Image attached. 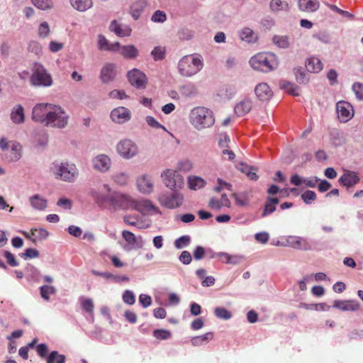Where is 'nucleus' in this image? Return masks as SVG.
I'll list each match as a JSON object with an SVG mask.
<instances>
[{
  "mask_svg": "<svg viewBox=\"0 0 363 363\" xmlns=\"http://www.w3.org/2000/svg\"><path fill=\"white\" fill-rule=\"evenodd\" d=\"M190 123L198 130L211 127L215 123L213 111L203 106L194 108L189 114Z\"/></svg>",
  "mask_w": 363,
  "mask_h": 363,
  "instance_id": "nucleus-1",
  "label": "nucleus"
},
{
  "mask_svg": "<svg viewBox=\"0 0 363 363\" xmlns=\"http://www.w3.org/2000/svg\"><path fill=\"white\" fill-rule=\"evenodd\" d=\"M250 65L255 70L269 72L274 70L278 67L277 56L271 52H259L252 56Z\"/></svg>",
  "mask_w": 363,
  "mask_h": 363,
  "instance_id": "nucleus-2",
  "label": "nucleus"
},
{
  "mask_svg": "<svg viewBox=\"0 0 363 363\" xmlns=\"http://www.w3.org/2000/svg\"><path fill=\"white\" fill-rule=\"evenodd\" d=\"M203 66V58L199 55L183 57L178 62V69L183 77H189L197 74Z\"/></svg>",
  "mask_w": 363,
  "mask_h": 363,
  "instance_id": "nucleus-3",
  "label": "nucleus"
},
{
  "mask_svg": "<svg viewBox=\"0 0 363 363\" xmlns=\"http://www.w3.org/2000/svg\"><path fill=\"white\" fill-rule=\"evenodd\" d=\"M50 171L56 179L67 182H74L79 174L75 164L67 162H53Z\"/></svg>",
  "mask_w": 363,
  "mask_h": 363,
  "instance_id": "nucleus-4",
  "label": "nucleus"
},
{
  "mask_svg": "<svg viewBox=\"0 0 363 363\" xmlns=\"http://www.w3.org/2000/svg\"><path fill=\"white\" fill-rule=\"evenodd\" d=\"M67 121L68 116L65 111L60 106L53 105L51 112L48 113L45 125L47 126L62 128L67 125Z\"/></svg>",
  "mask_w": 363,
  "mask_h": 363,
  "instance_id": "nucleus-5",
  "label": "nucleus"
},
{
  "mask_svg": "<svg viewBox=\"0 0 363 363\" xmlns=\"http://www.w3.org/2000/svg\"><path fill=\"white\" fill-rule=\"evenodd\" d=\"M161 177L165 186L173 191L180 189L184 186V177L175 170L165 169Z\"/></svg>",
  "mask_w": 363,
  "mask_h": 363,
  "instance_id": "nucleus-6",
  "label": "nucleus"
},
{
  "mask_svg": "<svg viewBox=\"0 0 363 363\" xmlns=\"http://www.w3.org/2000/svg\"><path fill=\"white\" fill-rule=\"evenodd\" d=\"M158 201L160 204L169 209L179 208L184 202V196L177 191L172 193H164L159 196Z\"/></svg>",
  "mask_w": 363,
  "mask_h": 363,
  "instance_id": "nucleus-7",
  "label": "nucleus"
},
{
  "mask_svg": "<svg viewBox=\"0 0 363 363\" xmlns=\"http://www.w3.org/2000/svg\"><path fill=\"white\" fill-rule=\"evenodd\" d=\"M90 194L99 205L108 206L114 191H111L108 184H104L99 185L96 189H91Z\"/></svg>",
  "mask_w": 363,
  "mask_h": 363,
  "instance_id": "nucleus-8",
  "label": "nucleus"
},
{
  "mask_svg": "<svg viewBox=\"0 0 363 363\" xmlns=\"http://www.w3.org/2000/svg\"><path fill=\"white\" fill-rule=\"evenodd\" d=\"M31 84L34 86H49L52 84L51 76L40 65H35L34 71L30 77Z\"/></svg>",
  "mask_w": 363,
  "mask_h": 363,
  "instance_id": "nucleus-9",
  "label": "nucleus"
},
{
  "mask_svg": "<svg viewBox=\"0 0 363 363\" xmlns=\"http://www.w3.org/2000/svg\"><path fill=\"white\" fill-rule=\"evenodd\" d=\"M116 150L118 153L125 159H130L138 152L137 145L129 139L121 140L116 146Z\"/></svg>",
  "mask_w": 363,
  "mask_h": 363,
  "instance_id": "nucleus-10",
  "label": "nucleus"
},
{
  "mask_svg": "<svg viewBox=\"0 0 363 363\" xmlns=\"http://www.w3.org/2000/svg\"><path fill=\"white\" fill-rule=\"evenodd\" d=\"M132 204L133 199L129 196L114 191L108 206L114 209H127L131 208Z\"/></svg>",
  "mask_w": 363,
  "mask_h": 363,
  "instance_id": "nucleus-11",
  "label": "nucleus"
},
{
  "mask_svg": "<svg viewBox=\"0 0 363 363\" xmlns=\"http://www.w3.org/2000/svg\"><path fill=\"white\" fill-rule=\"evenodd\" d=\"M52 104H39L33 108L32 118L36 121L46 123L48 113L52 111Z\"/></svg>",
  "mask_w": 363,
  "mask_h": 363,
  "instance_id": "nucleus-12",
  "label": "nucleus"
},
{
  "mask_svg": "<svg viewBox=\"0 0 363 363\" xmlns=\"http://www.w3.org/2000/svg\"><path fill=\"white\" fill-rule=\"evenodd\" d=\"M337 117L340 122L346 123L354 116L352 106L346 101H338L336 105Z\"/></svg>",
  "mask_w": 363,
  "mask_h": 363,
  "instance_id": "nucleus-13",
  "label": "nucleus"
},
{
  "mask_svg": "<svg viewBox=\"0 0 363 363\" xmlns=\"http://www.w3.org/2000/svg\"><path fill=\"white\" fill-rule=\"evenodd\" d=\"M128 82L138 89H144L147 84V77L144 73L138 69H133L128 72Z\"/></svg>",
  "mask_w": 363,
  "mask_h": 363,
  "instance_id": "nucleus-14",
  "label": "nucleus"
},
{
  "mask_svg": "<svg viewBox=\"0 0 363 363\" xmlns=\"http://www.w3.org/2000/svg\"><path fill=\"white\" fill-rule=\"evenodd\" d=\"M130 111L123 106L114 108L111 112V118L117 123H123L130 119Z\"/></svg>",
  "mask_w": 363,
  "mask_h": 363,
  "instance_id": "nucleus-15",
  "label": "nucleus"
},
{
  "mask_svg": "<svg viewBox=\"0 0 363 363\" xmlns=\"http://www.w3.org/2000/svg\"><path fill=\"white\" fill-rule=\"evenodd\" d=\"M286 245L296 250H311V245L309 242L306 239L298 236H289L286 239Z\"/></svg>",
  "mask_w": 363,
  "mask_h": 363,
  "instance_id": "nucleus-16",
  "label": "nucleus"
},
{
  "mask_svg": "<svg viewBox=\"0 0 363 363\" xmlns=\"http://www.w3.org/2000/svg\"><path fill=\"white\" fill-rule=\"evenodd\" d=\"M255 93L258 99L263 101L269 100L273 96V91L265 82L258 84L255 88Z\"/></svg>",
  "mask_w": 363,
  "mask_h": 363,
  "instance_id": "nucleus-17",
  "label": "nucleus"
},
{
  "mask_svg": "<svg viewBox=\"0 0 363 363\" xmlns=\"http://www.w3.org/2000/svg\"><path fill=\"white\" fill-rule=\"evenodd\" d=\"M111 165V159L106 155H99L93 160L94 168L101 172L108 171Z\"/></svg>",
  "mask_w": 363,
  "mask_h": 363,
  "instance_id": "nucleus-18",
  "label": "nucleus"
},
{
  "mask_svg": "<svg viewBox=\"0 0 363 363\" xmlns=\"http://www.w3.org/2000/svg\"><path fill=\"white\" fill-rule=\"evenodd\" d=\"M116 74V65L113 63H107L102 67L100 77L103 83H108L115 79Z\"/></svg>",
  "mask_w": 363,
  "mask_h": 363,
  "instance_id": "nucleus-19",
  "label": "nucleus"
},
{
  "mask_svg": "<svg viewBox=\"0 0 363 363\" xmlns=\"http://www.w3.org/2000/svg\"><path fill=\"white\" fill-rule=\"evenodd\" d=\"M333 307L339 308L343 311H355L359 310V303L354 300H337L333 303Z\"/></svg>",
  "mask_w": 363,
  "mask_h": 363,
  "instance_id": "nucleus-20",
  "label": "nucleus"
},
{
  "mask_svg": "<svg viewBox=\"0 0 363 363\" xmlns=\"http://www.w3.org/2000/svg\"><path fill=\"white\" fill-rule=\"evenodd\" d=\"M298 9L303 12L313 13L320 7L318 0H298Z\"/></svg>",
  "mask_w": 363,
  "mask_h": 363,
  "instance_id": "nucleus-21",
  "label": "nucleus"
},
{
  "mask_svg": "<svg viewBox=\"0 0 363 363\" xmlns=\"http://www.w3.org/2000/svg\"><path fill=\"white\" fill-rule=\"evenodd\" d=\"M131 208H133L143 214L147 213L151 211L155 210L156 208L149 200L136 201L133 199Z\"/></svg>",
  "mask_w": 363,
  "mask_h": 363,
  "instance_id": "nucleus-22",
  "label": "nucleus"
},
{
  "mask_svg": "<svg viewBox=\"0 0 363 363\" xmlns=\"http://www.w3.org/2000/svg\"><path fill=\"white\" fill-rule=\"evenodd\" d=\"M208 206L211 209L219 210L223 207H230V201L225 194H222L220 199L212 198L208 202Z\"/></svg>",
  "mask_w": 363,
  "mask_h": 363,
  "instance_id": "nucleus-23",
  "label": "nucleus"
},
{
  "mask_svg": "<svg viewBox=\"0 0 363 363\" xmlns=\"http://www.w3.org/2000/svg\"><path fill=\"white\" fill-rule=\"evenodd\" d=\"M138 189L145 194H150L153 191V182L149 176H142L137 180Z\"/></svg>",
  "mask_w": 363,
  "mask_h": 363,
  "instance_id": "nucleus-24",
  "label": "nucleus"
},
{
  "mask_svg": "<svg viewBox=\"0 0 363 363\" xmlns=\"http://www.w3.org/2000/svg\"><path fill=\"white\" fill-rule=\"evenodd\" d=\"M359 182V177L354 172H347L339 179V182L345 186H352Z\"/></svg>",
  "mask_w": 363,
  "mask_h": 363,
  "instance_id": "nucleus-25",
  "label": "nucleus"
},
{
  "mask_svg": "<svg viewBox=\"0 0 363 363\" xmlns=\"http://www.w3.org/2000/svg\"><path fill=\"white\" fill-rule=\"evenodd\" d=\"M252 107V102L250 99H243L235 106V113L238 116L247 114Z\"/></svg>",
  "mask_w": 363,
  "mask_h": 363,
  "instance_id": "nucleus-26",
  "label": "nucleus"
},
{
  "mask_svg": "<svg viewBox=\"0 0 363 363\" xmlns=\"http://www.w3.org/2000/svg\"><path fill=\"white\" fill-rule=\"evenodd\" d=\"M7 159L10 162H16L21 157L22 146L16 142L11 143Z\"/></svg>",
  "mask_w": 363,
  "mask_h": 363,
  "instance_id": "nucleus-27",
  "label": "nucleus"
},
{
  "mask_svg": "<svg viewBox=\"0 0 363 363\" xmlns=\"http://www.w3.org/2000/svg\"><path fill=\"white\" fill-rule=\"evenodd\" d=\"M306 67L310 72L318 73L322 70L323 64L318 58L313 57L306 60Z\"/></svg>",
  "mask_w": 363,
  "mask_h": 363,
  "instance_id": "nucleus-28",
  "label": "nucleus"
},
{
  "mask_svg": "<svg viewBox=\"0 0 363 363\" xmlns=\"http://www.w3.org/2000/svg\"><path fill=\"white\" fill-rule=\"evenodd\" d=\"M98 46L99 49L101 50L116 51L119 48L120 44L119 43L110 44L104 36L99 35L98 40Z\"/></svg>",
  "mask_w": 363,
  "mask_h": 363,
  "instance_id": "nucleus-29",
  "label": "nucleus"
},
{
  "mask_svg": "<svg viewBox=\"0 0 363 363\" xmlns=\"http://www.w3.org/2000/svg\"><path fill=\"white\" fill-rule=\"evenodd\" d=\"M147 3L145 0H138L130 6V13L135 19H138L144 11Z\"/></svg>",
  "mask_w": 363,
  "mask_h": 363,
  "instance_id": "nucleus-30",
  "label": "nucleus"
},
{
  "mask_svg": "<svg viewBox=\"0 0 363 363\" xmlns=\"http://www.w3.org/2000/svg\"><path fill=\"white\" fill-rule=\"evenodd\" d=\"M279 203L278 198L268 197L264 204L262 217L272 213L276 210L277 205Z\"/></svg>",
  "mask_w": 363,
  "mask_h": 363,
  "instance_id": "nucleus-31",
  "label": "nucleus"
},
{
  "mask_svg": "<svg viewBox=\"0 0 363 363\" xmlns=\"http://www.w3.org/2000/svg\"><path fill=\"white\" fill-rule=\"evenodd\" d=\"M110 29L120 37L129 36L131 33V29L126 26L124 28L121 26L113 21L110 25Z\"/></svg>",
  "mask_w": 363,
  "mask_h": 363,
  "instance_id": "nucleus-32",
  "label": "nucleus"
},
{
  "mask_svg": "<svg viewBox=\"0 0 363 363\" xmlns=\"http://www.w3.org/2000/svg\"><path fill=\"white\" fill-rule=\"evenodd\" d=\"M11 118L15 123H21L24 121V110L22 106L17 105L11 111Z\"/></svg>",
  "mask_w": 363,
  "mask_h": 363,
  "instance_id": "nucleus-33",
  "label": "nucleus"
},
{
  "mask_svg": "<svg viewBox=\"0 0 363 363\" xmlns=\"http://www.w3.org/2000/svg\"><path fill=\"white\" fill-rule=\"evenodd\" d=\"M30 202L32 207L37 210H44L47 207V200L38 194L31 196Z\"/></svg>",
  "mask_w": 363,
  "mask_h": 363,
  "instance_id": "nucleus-34",
  "label": "nucleus"
},
{
  "mask_svg": "<svg viewBox=\"0 0 363 363\" xmlns=\"http://www.w3.org/2000/svg\"><path fill=\"white\" fill-rule=\"evenodd\" d=\"M121 54L128 59H134L138 55V50L134 45H125L121 48Z\"/></svg>",
  "mask_w": 363,
  "mask_h": 363,
  "instance_id": "nucleus-35",
  "label": "nucleus"
},
{
  "mask_svg": "<svg viewBox=\"0 0 363 363\" xmlns=\"http://www.w3.org/2000/svg\"><path fill=\"white\" fill-rule=\"evenodd\" d=\"M232 196L238 206H246L249 203V195L247 192L233 193Z\"/></svg>",
  "mask_w": 363,
  "mask_h": 363,
  "instance_id": "nucleus-36",
  "label": "nucleus"
},
{
  "mask_svg": "<svg viewBox=\"0 0 363 363\" xmlns=\"http://www.w3.org/2000/svg\"><path fill=\"white\" fill-rule=\"evenodd\" d=\"M72 6L79 11H84L92 6L91 0H70Z\"/></svg>",
  "mask_w": 363,
  "mask_h": 363,
  "instance_id": "nucleus-37",
  "label": "nucleus"
},
{
  "mask_svg": "<svg viewBox=\"0 0 363 363\" xmlns=\"http://www.w3.org/2000/svg\"><path fill=\"white\" fill-rule=\"evenodd\" d=\"M269 8L273 12H279L280 11H288L289 9V4L281 0H271Z\"/></svg>",
  "mask_w": 363,
  "mask_h": 363,
  "instance_id": "nucleus-38",
  "label": "nucleus"
},
{
  "mask_svg": "<svg viewBox=\"0 0 363 363\" xmlns=\"http://www.w3.org/2000/svg\"><path fill=\"white\" fill-rule=\"evenodd\" d=\"M188 183L189 188L193 190L201 189L206 185V182L199 177H189Z\"/></svg>",
  "mask_w": 363,
  "mask_h": 363,
  "instance_id": "nucleus-39",
  "label": "nucleus"
},
{
  "mask_svg": "<svg viewBox=\"0 0 363 363\" xmlns=\"http://www.w3.org/2000/svg\"><path fill=\"white\" fill-rule=\"evenodd\" d=\"M40 293L41 297L48 301L50 300V296L56 293V289L52 286L43 285L40 288Z\"/></svg>",
  "mask_w": 363,
  "mask_h": 363,
  "instance_id": "nucleus-40",
  "label": "nucleus"
},
{
  "mask_svg": "<svg viewBox=\"0 0 363 363\" xmlns=\"http://www.w3.org/2000/svg\"><path fill=\"white\" fill-rule=\"evenodd\" d=\"M65 356L60 354L57 351H52L47 357V363H65Z\"/></svg>",
  "mask_w": 363,
  "mask_h": 363,
  "instance_id": "nucleus-41",
  "label": "nucleus"
},
{
  "mask_svg": "<svg viewBox=\"0 0 363 363\" xmlns=\"http://www.w3.org/2000/svg\"><path fill=\"white\" fill-rule=\"evenodd\" d=\"M272 41L280 48H287L290 45L289 38L286 35H275L273 37Z\"/></svg>",
  "mask_w": 363,
  "mask_h": 363,
  "instance_id": "nucleus-42",
  "label": "nucleus"
},
{
  "mask_svg": "<svg viewBox=\"0 0 363 363\" xmlns=\"http://www.w3.org/2000/svg\"><path fill=\"white\" fill-rule=\"evenodd\" d=\"M153 336L158 340H168L172 337V333L166 329H156L152 333Z\"/></svg>",
  "mask_w": 363,
  "mask_h": 363,
  "instance_id": "nucleus-43",
  "label": "nucleus"
},
{
  "mask_svg": "<svg viewBox=\"0 0 363 363\" xmlns=\"http://www.w3.org/2000/svg\"><path fill=\"white\" fill-rule=\"evenodd\" d=\"M33 4L41 10H48L52 8L53 2L52 0H31Z\"/></svg>",
  "mask_w": 363,
  "mask_h": 363,
  "instance_id": "nucleus-44",
  "label": "nucleus"
},
{
  "mask_svg": "<svg viewBox=\"0 0 363 363\" xmlns=\"http://www.w3.org/2000/svg\"><path fill=\"white\" fill-rule=\"evenodd\" d=\"M166 49L164 47L157 46L151 52V55L155 61L162 60L164 58Z\"/></svg>",
  "mask_w": 363,
  "mask_h": 363,
  "instance_id": "nucleus-45",
  "label": "nucleus"
},
{
  "mask_svg": "<svg viewBox=\"0 0 363 363\" xmlns=\"http://www.w3.org/2000/svg\"><path fill=\"white\" fill-rule=\"evenodd\" d=\"M214 313L220 319L229 320L232 317V313L226 308L217 307L215 308Z\"/></svg>",
  "mask_w": 363,
  "mask_h": 363,
  "instance_id": "nucleus-46",
  "label": "nucleus"
},
{
  "mask_svg": "<svg viewBox=\"0 0 363 363\" xmlns=\"http://www.w3.org/2000/svg\"><path fill=\"white\" fill-rule=\"evenodd\" d=\"M190 241L191 238L189 235H183L174 241V246L177 249H182L188 246Z\"/></svg>",
  "mask_w": 363,
  "mask_h": 363,
  "instance_id": "nucleus-47",
  "label": "nucleus"
},
{
  "mask_svg": "<svg viewBox=\"0 0 363 363\" xmlns=\"http://www.w3.org/2000/svg\"><path fill=\"white\" fill-rule=\"evenodd\" d=\"M50 30L49 25L47 22H43L40 24L38 30V37L40 38H45L50 34Z\"/></svg>",
  "mask_w": 363,
  "mask_h": 363,
  "instance_id": "nucleus-48",
  "label": "nucleus"
},
{
  "mask_svg": "<svg viewBox=\"0 0 363 363\" xmlns=\"http://www.w3.org/2000/svg\"><path fill=\"white\" fill-rule=\"evenodd\" d=\"M240 38L242 40L250 43L254 40V33L252 30L249 28H243L240 32Z\"/></svg>",
  "mask_w": 363,
  "mask_h": 363,
  "instance_id": "nucleus-49",
  "label": "nucleus"
},
{
  "mask_svg": "<svg viewBox=\"0 0 363 363\" xmlns=\"http://www.w3.org/2000/svg\"><path fill=\"white\" fill-rule=\"evenodd\" d=\"M123 301L128 305H133L135 302V297L133 291L125 290L123 294Z\"/></svg>",
  "mask_w": 363,
  "mask_h": 363,
  "instance_id": "nucleus-50",
  "label": "nucleus"
},
{
  "mask_svg": "<svg viewBox=\"0 0 363 363\" xmlns=\"http://www.w3.org/2000/svg\"><path fill=\"white\" fill-rule=\"evenodd\" d=\"M122 236L124 240L130 245H134L137 242L136 236L130 231L123 230L122 232Z\"/></svg>",
  "mask_w": 363,
  "mask_h": 363,
  "instance_id": "nucleus-51",
  "label": "nucleus"
},
{
  "mask_svg": "<svg viewBox=\"0 0 363 363\" xmlns=\"http://www.w3.org/2000/svg\"><path fill=\"white\" fill-rule=\"evenodd\" d=\"M301 198L306 203H311L316 199V194L313 191L307 190L302 194Z\"/></svg>",
  "mask_w": 363,
  "mask_h": 363,
  "instance_id": "nucleus-52",
  "label": "nucleus"
},
{
  "mask_svg": "<svg viewBox=\"0 0 363 363\" xmlns=\"http://www.w3.org/2000/svg\"><path fill=\"white\" fill-rule=\"evenodd\" d=\"M82 309L89 313H92L94 311V303L91 298H85L82 303Z\"/></svg>",
  "mask_w": 363,
  "mask_h": 363,
  "instance_id": "nucleus-53",
  "label": "nucleus"
},
{
  "mask_svg": "<svg viewBox=\"0 0 363 363\" xmlns=\"http://www.w3.org/2000/svg\"><path fill=\"white\" fill-rule=\"evenodd\" d=\"M352 90L359 100H363V84L359 82H355L352 86Z\"/></svg>",
  "mask_w": 363,
  "mask_h": 363,
  "instance_id": "nucleus-54",
  "label": "nucleus"
},
{
  "mask_svg": "<svg viewBox=\"0 0 363 363\" xmlns=\"http://www.w3.org/2000/svg\"><path fill=\"white\" fill-rule=\"evenodd\" d=\"M151 19L154 22L163 23L166 21L167 16L164 11L157 10L153 13Z\"/></svg>",
  "mask_w": 363,
  "mask_h": 363,
  "instance_id": "nucleus-55",
  "label": "nucleus"
},
{
  "mask_svg": "<svg viewBox=\"0 0 363 363\" xmlns=\"http://www.w3.org/2000/svg\"><path fill=\"white\" fill-rule=\"evenodd\" d=\"M24 259L28 258H35L39 256V252L37 250L33 248H28L25 250V252L20 255Z\"/></svg>",
  "mask_w": 363,
  "mask_h": 363,
  "instance_id": "nucleus-56",
  "label": "nucleus"
},
{
  "mask_svg": "<svg viewBox=\"0 0 363 363\" xmlns=\"http://www.w3.org/2000/svg\"><path fill=\"white\" fill-rule=\"evenodd\" d=\"M281 87L282 89H286L289 94L294 96L298 95V89L297 86H294L292 84L289 82H285L281 84Z\"/></svg>",
  "mask_w": 363,
  "mask_h": 363,
  "instance_id": "nucleus-57",
  "label": "nucleus"
},
{
  "mask_svg": "<svg viewBox=\"0 0 363 363\" xmlns=\"http://www.w3.org/2000/svg\"><path fill=\"white\" fill-rule=\"evenodd\" d=\"M4 257L6 259V262L11 267H17L18 265V262L16 259L14 255L9 251H4Z\"/></svg>",
  "mask_w": 363,
  "mask_h": 363,
  "instance_id": "nucleus-58",
  "label": "nucleus"
},
{
  "mask_svg": "<svg viewBox=\"0 0 363 363\" xmlns=\"http://www.w3.org/2000/svg\"><path fill=\"white\" fill-rule=\"evenodd\" d=\"M113 179L116 183L124 185L128 182V176L125 173H119L113 176Z\"/></svg>",
  "mask_w": 363,
  "mask_h": 363,
  "instance_id": "nucleus-59",
  "label": "nucleus"
},
{
  "mask_svg": "<svg viewBox=\"0 0 363 363\" xmlns=\"http://www.w3.org/2000/svg\"><path fill=\"white\" fill-rule=\"evenodd\" d=\"M295 74L296 79L299 84H305L308 81V78L306 74L301 69H297Z\"/></svg>",
  "mask_w": 363,
  "mask_h": 363,
  "instance_id": "nucleus-60",
  "label": "nucleus"
},
{
  "mask_svg": "<svg viewBox=\"0 0 363 363\" xmlns=\"http://www.w3.org/2000/svg\"><path fill=\"white\" fill-rule=\"evenodd\" d=\"M179 261L182 262L184 264H189L191 263L192 260L191 255L188 251H183L179 257Z\"/></svg>",
  "mask_w": 363,
  "mask_h": 363,
  "instance_id": "nucleus-61",
  "label": "nucleus"
},
{
  "mask_svg": "<svg viewBox=\"0 0 363 363\" xmlns=\"http://www.w3.org/2000/svg\"><path fill=\"white\" fill-rule=\"evenodd\" d=\"M28 49L29 51L34 52L35 54H38L41 52V45L37 41H30L28 44Z\"/></svg>",
  "mask_w": 363,
  "mask_h": 363,
  "instance_id": "nucleus-62",
  "label": "nucleus"
},
{
  "mask_svg": "<svg viewBox=\"0 0 363 363\" xmlns=\"http://www.w3.org/2000/svg\"><path fill=\"white\" fill-rule=\"evenodd\" d=\"M139 302L144 308H147L152 304V298L146 294H140L139 296Z\"/></svg>",
  "mask_w": 363,
  "mask_h": 363,
  "instance_id": "nucleus-63",
  "label": "nucleus"
},
{
  "mask_svg": "<svg viewBox=\"0 0 363 363\" xmlns=\"http://www.w3.org/2000/svg\"><path fill=\"white\" fill-rule=\"evenodd\" d=\"M36 351H37L38 354L40 357L45 358L47 357V354L48 352V346L44 343L39 344L36 347Z\"/></svg>",
  "mask_w": 363,
  "mask_h": 363,
  "instance_id": "nucleus-64",
  "label": "nucleus"
}]
</instances>
